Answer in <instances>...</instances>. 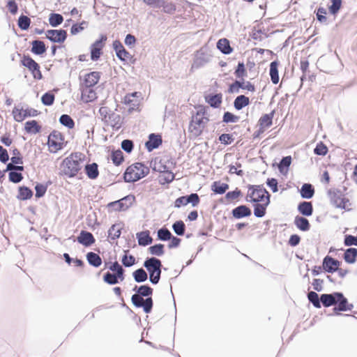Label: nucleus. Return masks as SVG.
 <instances>
[{
    "instance_id": "f8f14e48",
    "label": "nucleus",
    "mask_w": 357,
    "mask_h": 357,
    "mask_svg": "<svg viewBox=\"0 0 357 357\" xmlns=\"http://www.w3.org/2000/svg\"><path fill=\"white\" fill-rule=\"evenodd\" d=\"M46 38L52 43H63L67 38V31L64 29H49L45 32Z\"/></svg>"
},
{
    "instance_id": "423d86ee",
    "label": "nucleus",
    "mask_w": 357,
    "mask_h": 357,
    "mask_svg": "<svg viewBox=\"0 0 357 357\" xmlns=\"http://www.w3.org/2000/svg\"><path fill=\"white\" fill-rule=\"evenodd\" d=\"M209 119L206 116V109L202 108L198 110L190 121V127L194 126V130L200 133L204 128Z\"/></svg>"
},
{
    "instance_id": "e2e57ef3",
    "label": "nucleus",
    "mask_w": 357,
    "mask_h": 357,
    "mask_svg": "<svg viewBox=\"0 0 357 357\" xmlns=\"http://www.w3.org/2000/svg\"><path fill=\"white\" fill-rule=\"evenodd\" d=\"M121 149L128 153H130L134 148V143L131 139H124L121 144Z\"/></svg>"
},
{
    "instance_id": "69168bd1",
    "label": "nucleus",
    "mask_w": 357,
    "mask_h": 357,
    "mask_svg": "<svg viewBox=\"0 0 357 357\" xmlns=\"http://www.w3.org/2000/svg\"><path fill=\"white\" fill-rule=\"evenodd\" d=\"M328 152L327 146L322 142H319L317 144L314 149V154L317 155H325Z\"/></svg>"
},
{
    "instance_id": "c756f323",
    "label": "nucleus",
    "mask_w": 357,
    "mask_h": 357,
    "mask_svg": "<svg viewBox=\"0 0 357 357\" xmlns=\"http://www.w3.org/2000/svg\"><path fill=\"white\" fill-rule=\"evenodd\" d=\"M307 299L313 306L316 308H321V305H323V301L321 300V294L320 296L315 291H311L307 293Z\"/></svg>"
},
{
    "instance_id": "09e8293b",
    "label": "nucleus",
    "mask_w": 357,
    "mask_h": 357,
    "mask_svg": "<svg viewBox=\"0 0 357 357\" xmlns=\"http://www.w3.org/2000/svg\"><path fill=\"white\" fill-rule=\"evenodd\" d=\"M111 160L116 166L120 165L124 160L123 152L120 149L112 151Z\"/></svg>"
},
{
    "instance_id": "20e7f679",
    "label": "nucleus",
    "mask_w": 357,
    "mask_h": 357,
    "mask_svg": "<svg viewBox=\"0 0 357 357\" xmlns=\"http://www.w3.org/2000/svg\"><path fill=\"white\" fill-rule=\"evenodd\" d=\"M81 156V153H75L64 160L65 167L63 172L66 176L73 177L82 169V160Z\"/></svg>"
},
{
    "instance_id": "6e6552de",
    "label": "nucleus",
    "mask_w": 357,
    "mask_h": 357,
    "mask_svg": "<svg viewBox=\"0 0 357 357\" xmlns=\"http://www.w3.org/2000/svg\"><path fill=\"white\" fill-rule=\"evenodd\" d=\"M21 62L24 66L27 68L31 71L34 79H42L43 76L40 70V66L31 56L29 55H24Z\"/></svg>"
},
{
    "instance_id": "7c9ffc66",
    "label": "nucleus",
    "mask_w": 357,
    "mask_h": 357,
    "mask_svg": "<svg viewBox=\"0 0 357 357\" xmlns=\"http://www.w3.org/2000/svg\"><path fill=\"white\" fill-rule=\"evenodd\" d=\"M217 48L224 54H229L233 50L230 46L229 40L227 38L220 39L217 43Z\"/></svg>"
},
{
    "instance_id": "a211bd4d",
    "label": "nucleus",
    "mask_w": 357,
    "mask_h": 357,
    "mask_svg": "<svg viewBox=\"0 0 357 357\" xmlns=\"http://www.w3.org/2000/svg\"><path fill=\"white\" fill-rule=\"evenodd\" d=\"M270 194L266 197V202L265 203H255L254 204V215L257 218H262L265 215L266 212V208L270 204Z\"/></svg>"
},
{
    "instance_id": "9b49d317",
    "label": "nucleus",
    "mask_w": 357,
    "mask_h": 357,
    "mask_svg": "<svg viewBox=\"0 0 357 357\" xmlns=\"http://www.w3.org/2000/svg\"><path fill=\"white\" fill-rule=\"evenodd\" d=\"M106 40L107 36L105 35H101L100 38L91 45V59L92 61L99 59L102 53V49L104 46V43Z\"/></svg>"
},
{
    "instance_id": "473e14b6",
    "label": "nucleus",
    "mask_w": 357,
    "mask_h": 357,
    "mask_svg": "<svg viewBox=\"0 0 357 357\" xmlns=\"http://www.w3.org/2000/svg\"><path fill=\"white\" fill-rule=\"evenodd\" d=\"M88 263L96 268L99 267L102 264L101 257L93 252H89L86 255Z\"/></svg>"
},
{
    "instance_id": "a18cd8bd",
    "label": "nucleus",
    "mask_w": 357,
    "mask_h": 357,
    "mask_svg": "<svg viewBox=\"0 0 357 357\" xmlns=\"http://www.w3.org/2000/svg\"><path fill=\"white\" fill-rule=\"evenodd\" d=\"M164 248L165 246L163 244L158 243L150 246L148 248V250L151 255L160 257L165 253Z\"/></svg>"
},
{
    "instance_id": "e433bc0d",
    "label": "nucleus",
    "mask_w": 357,
    "mask_h": 357,
    "mask_svg": "<svg viewBox=\"0 0 357 357\" xmlns=\"http://www.w3.org/2000/svg\"><path fill=\"white\" fill-rule=\"evenodd\" d=\"M136 291V294H139L142 297H150L153 294V289L148 284L141 285L139 287L135 286L132 289Z\"/></svg>"
},
{
    "instance_id": "3c124183",
    "label": "nucleus",
    "mask_w": 357,
    "mask_h": 357,
    "mask_svg": "<svg viewBox=\"0 0 357 357\" xmlns=\"http://www.w3.org/2000/svg\"><path fill=\"white\" fill-rule=\"evenodd\" d=\"M121 228L119 225H113L108 231V236L112 240H116L120 237Z\"/></svg>"
},
{
    "instance_id": "4c0bfd02",
    "label": "nucleus",
    "mask_w": 357,
    "mask_h": 357,
    "mask_svg": "<svg viewBox=\"0 0 357 357\" xmlns=\"http://www.w3.org/2000/svg\"><path fill=\"white\" fill-rule=\"evenodd\" d=\"M229 189V185L220 181H214L211 185V190L215 194L222 195Z\"/></svg>"
},
{
    "instance_id": "58836bf2",
    "label": "nucleus",
    "mask_w": 357,
    "mask_h": 357,
    "mask_svg": "<svg viewBox=\"0 0 357 357\" xmlns=\"http://www.w3.org/2000/svg\"><path fill=\"white\" fill-rule=\"evenodd\" d=\"M24 129L28 133L36 134L40 131L41 127L36 120H31L26 122Z\"/></svg>"
},
{
    "instance_id": "0e129e2a",
    "label": "nucleus",
    "mask_w": 357,
    "mask_h": 357,
    "mask_svg": "<svg viewBox=\"0 0 357 357\" xmlns=\"http://www.w3.org/2000/svg\"><path fill=\"white\" fill-rule=\"evenodd\" d=\"M9 181L14 183H18L23 179V176L20 172L11 171L8 174Z\"/></svg>"
},
{
    "instance_id": "72a5a7b5",
    "label": "nucleus",
    "mask_w": 357,
    "mask_h": 357,
    "mask_svg": "<svg viewBox=\"0 0 357 357\" xmlns=\"http://www.w3.org/2000/svg\"><path fill=\"white\" fill-rule=\"evenodd\" d=\"M250 104V99L244 95L237 96L234 101V107L237 110H241Z\"/></svg>"
},
{
    "instance_id": "49530a36",
    "label": "nucleus",
    "mask_w": 357,
    "mask_h": 357,
    "mask_svg": "<svg viewBox=\"0 0 357 357\" xmlns=\"http://www.w3.org/2000/svg\"><path fill=\"white\" fill-rule=\"evenodd\" d=\"M63 21V17L59 13H51L49 16V23L52 27H57Z\"/></svg>"
},
{
    "instance_id": "1a4fd4ad",
    "label": "nucleus",
    "mask_w": 357,
    "mask_h": 357,
    "mask_svg": "<svg viewBox=\"0 0 357 357\" xmlns=\"http://www.w3.org/2000/svg\"><path fill=\"white\" fill-rule=\"evenodd\" d=\"M132 303L137 307H142L145 313H150L152 310L153 302L151 297L145 299L137 294L131 297Z\"/></svg>"
},
{
    "instance_id": "bf43d9fd",
    "label": "nucleus",
    "mask_w": 357,
    "mask_h": 357,
    "mask_svg": "<svg viewBox=\"0 0 357 357\" xmlns=\"http://www.w3.org/2000/svg\"><path fill=\"white\" fill-rule=\"evenodd\" d=\"M239 120V116L234 115L229 112H225L222 117V121L224 123H236Z\"/></svg>"
},
{
    "instance_id": "2eb2a0df",
    "label": "nucleus",
    "mask_w": 357,
    "mask_h": 357,
    "mask_svg": "<svg viewBox=\"0 0 357 357\" xmlns=\"http://www.w3.org/2000/svg\"><path fill=\"white\" fill-rule=\"evenodd\" d=\"M113 49L116 52V56L123 61H128L131 58L130 54L124 48L121 41L116 40L112 44Z\"/></svg>"
},
{
    "instance_id": "338daca9",
    "label": "nucleus",
    "mask_w": 357,
    "mask_h": 357,
    "mask_svg": "<svg viewBox=\"0 0 357 357\" xmlns=\"http://www.w3.org/2000/svg\"><path fill=\"white\" fill-rule=\"evenodd\" d=\"M241 194V191L236 188L234 191L227 192L225 195V199L228 201L235 200L238 199Z\"/></svg>"
},
{
    "instance_id": "7ed1b4c3",
    "label": "nucleus",
    "mask_w": 357,
    "mask_h": 357,
    "mask_svg": "<svg viewBox=\"0 0 357 357\" xmlns=\"http://www.w3.org/2000/svg\"><path fill=\"white\" fill-rule=\"evenodd\" d=\"M143 266L149 273L150 282L157 284L161 277L162 267L161 261L155 257H148L144 261Z\"/></svg>"
},
{
    "instance_id": "774afa93",
    "label": "nucleus",
    "mask_w": 357,
    "mask_h": 357,
    "mask_svg": "<svg viewBox=\"0 0 357 357\" xmlns=\"http://www.w3.org/2000/svg\"><path fill=\"white\" fill-rule=\"evenodd\" d=\"M344 243L346 246L356 245L357 246V236L346 235L344 239Z\"/></svg>"
},
{
    "instance_id": "ea45409f",
    "label": "nucleus",
    "mask_w": 357,
    "mask_h": 357,
    "mask_svg": "<svg viewBox=\"0 0 357 357\" xmlns=\"http://www.w3.org/2000/svg\"><path fill=\"white\" fill-rule=\"evenodd\" d=\"M248 191L247 196L245 197V200L247 202H250V199H253L255 198V193H258L260 195L261 192V185H249L248 186Z\"/></svg>"
},
{
    "instance_id": "cd10ccee",
    "label": "nucleus",
    "mask_w": 357,
    "mask_h": 357,
    "mask_svg": "<svg viewBox=\"0 0 357 357\" xmlns=\"http://www.w3.org/2000/svg\"><path fill=\"white\" fill-rule=\"evenodd\" d=\"M274 114L275 111L273 110L271 113L264 114L261 116L259 120V125L261 129L269 128L272 125Z\"/></svg>"
},
{
    "instance_id": "0eeeda50",
    "label": "nucleus",
    "mask_w": 357,
    "mask_h": 357,
    "mask_svg": "<svg viewBox=\"0 0 357 357\" xmlns=\"http://www.w3.org/2000/svg\"><path fill=\"white\" fill-rule=\"evenodd\" d=\"M15 121L22 122L27 117L36 116L38 112L33 108L23 109L20 105L15 106L12 112Z\"/></svg>"
},
{
    "instance_id": "6ab92c4d",
    "label": "nucleus",
    "mask_w": 357,
    "mask_h": 357,
    "mask_svg": "<svg viewBox=\"0 0 357 357\" xmlns=\"http://www.w3.org/2000/svg\"><path fill=\"white\" fill-rule=\"evenodd\" d=\"M231 214L234 218L236 219H241L250 216L252 211L251 209L246 205H240L232 209Z\"/></svg>"
},
{
    "instance_id": "c85d7f7f",
    "label": "nucleus",
    "mask_w": 357,
    "mask_h": 357,
    "mask_svg": "<svg viewBox=\"0 0 357 357\" xmlns=\"http://www.w3.org/2000/svg\"><path fill=\"white\" fill-rule=\"evenodd\" d=\"M278 66V61H273L270 64L269 75L272 82L275 84L279 82Z\"/></svg>"
},
{
    "instance_id": "052dcab7",
    "label": "nucleus",
    "mask_w": 357,
    "mask_h": 357,
    "mask_svg": "<svg viewBox=\"0 0 357 357\" xmlns=\"http://www.w3.org/2000/svg\"><path fill=\"white\" fill-rule=\"evenodd\" d=\"M234 74L237 78L243 79L244 77L247 76V72L243 62H238Z\"/></svg>"
},
{
    "instance_id": "6e6d98bb",
    "label": "nucleus",
    "mask_w": 357,
    "mask_h": 357,
    "mask_svg": "<svg viewBox=\"0 0 357 357\" xmlns=\"http://www.w3.org/2000/svg\"><path fill=\"white\" fill-rule=\"evenodd\" d=\"M54 95L50 91L45 93L41 97L42 103L46 106H50L54 104Z\"/></svg>"
},
{
    "instance_id": "bb28decb",
    "label": "nucleus",
    "mask_w": 357,
    "mask_h": 357,
    "mask_svg": "<svg viewBox=\"0 0 357 357\" xmlns=\"http://www.w3.org/2000/svg\"><path fill=\"white\" fill-rule=\"evenodd\" d=\"M294 224L301 231H307L310 228L308 220L304 217L297 215L294 219Z\"/></svg>"
},
{
    "instance_id": "c03bdc74",
    "label": "nucleus",
    "mask_w": 357,
    "mask_h": 357,
    "mask_svg": "<svg viewBox=\"0 0 357 357\" xmlns=\"http://www.w3.org/2000/svg\"><path fill=\"white\" fill-rule=\"evenodd\" d=\"M172 235L171 231L165 227L159 229L157 231L158 239L162 241H169Z\"/></svg>"
},
{
    "instance_id": "a878e982",
    "label": "nucleus",
    "mask_w": 357,
    "mask_h": 357,
    "mask_svg": "<svg viewBox=\"0 0 357 357\" xmlns=\"http://www.w3.org/2000/svg\"><path fill=\"white\" fill-rule=\"evenodd\" d=\"M301 196L303 199H311L314 195V188L310 183H304L300 190Z\"/></svg>"
},
{
    "instance_id": "f704fd0d",
    "label": "nucleus",
    "mask_w": 357,
    "mask_h": 357,
    "mask_svg": "<svg viewBox=\"0 0 357 357\" xmlns=\"http://www.w3.org/2000/svg\"><path fill=\"white\" fill-rule=\"evenodd\" d=\"M357 257V249L354 248H350L344 251L343 258L344 261L348 264H354L356 261Z\"/></svg>"
},
{
    "instance_id": "2f4dec72",
    "label": "nucleus",
    "mask_w": 357,
    "mask_h": 357,
    "mask_svg": "<svg viewBox=\"0 0 357 357\" xmlns=\"http://www.w3.org/2000/svg\"><path fill=\"white\" fill-rule=\"evenodd\" d=\"M31 52L36 55H41L47 50L44 42L40 40H35L31 43Z\"/></svg>"
},
{
    "instance_id": "dca6fc26",
    "label": "nucleus",
    "mask_w": 357,
    "mask_h": 357,
    "mask_svg": "<svg viewBox=\"0 0 357 357\" xmlns=\"http://www.w3.org/2000/svg\"><path fill=\"white\" fill-rule=\"evenodd\" d=\"M162 139L161 135L158 134L151 133L149 135V139L145 143V146L148 151L151 152L153 150L158 148L162 144Z\"/></svg>"
},
{
    "instance_id": "9d476101",
    "label": "nucleus",
    "mask_w": 357,
    "mask_h": 357,
    "mask_svg": "<svg viewBox=\"0 0 357 357\" xmlns=\"http://www.w3.org/2000/svg\"><path fill=\"white\" fill-rule=\"evenodd\" d=\"M135 199L133 195H128L119 200L109 203L107 206L116 211H124L131 206Z\"/></svg>"
},
{
    "instance_id": "de8ad7c7",
    "label": "nucleus",
    "mask_w": 357,
    "mask_h": 357,
    "mask_svg": "<svg viewBox=\"0 0 357 357\" xmlns=\"http://www.w3.org/2000/svg\"><path fill=\"white\" fill-rule=\"evenodd\" d=\"M82 96L86 102H91L96 98V93L91 88L85 87L82 89Z\"/></svg>"
},
{
    "instance_id": "5701e85b",
    "label": "nucleus",
    "mask_w": 357,
    "mask_h": 357,
    "mask_svg": "<svg viewBox=\"0 0 357 357\" xmlns=\"http://www.w3.org/2000/svg\"><path fill=\"white\" fill-rule=\"evenodd\" d=\"M84 171L90 179H96L99 175L98 165L96 162L86 165Z\"/></svg>"
},
{
    "instance_id": "37998d69",
    "label": "nucleus",
    "mask_w": 357,
    "mask_h": 357,
    "mask_svg": "<svg viewBox=\"0 0 357 357\" xmlns=\"http://www.w3.org/2000/svg\"><path fill=\"white\" fill-rule=\"evenodd\" d=\"M109 269L114 272L115 274H117V277H119L121 281L124 280L125 271L118 261H114L112 263L109 267Z\"/></svg>"
},
{
    "instance_id": "b1692460",
    "label": "nucleus",
    "mask_w": 357,
    "mask_h": 357,
    "mask_svg": "<svg viewBox=\"0 0 357 357\" xmlns=\"http://www.w3.org/2000/svg\"><path fill=\"white\" fill-rule=\"evenodd\" d=\"M222 100V93L209 94L206 97V101L213 108H218Z\"/></svg>"
},
{
    "instance_id": "ddd939ff",
    "label": "nucleus",
    "mask_w": 357,
    "mask_h": 357,
    "mask_svg": "<svg viewBox=\"0 0 357 357\" xmlns=\"http://www.w3.org/2000/svg\"><path fill=\"white\" fill-rule=\"evenodd\" d=\"M341 262L337 259L327 255L323 259L322 268L326 272L333 273L336 272Z\"/></svg>"
},
{
    "instance_id": "c9c22d12",
    "label": "nucleus",
    "mask_w": 357,
    "mask_h": 357,
    "mask_svg": "<svg viewBox=\"0 0 357 357\" xmlns=\"http://www.w3.org/2000/svg\"><path fill=\"white\" fill-rule=\"evenodd\" d=\"M33 196V191L26 186H20L18 188L17 198L20 200L29 199Z\"/></svg>"
},
{
    "instance_id": "f3484780",
    "label": "nucleus",
    "mask_w": 357,
    "mask_h": 357,
    "mask_svg": "<svg viewBox=\"0 0 357 357\" xmlns=\"http://www.w3.org/2000/svg\"><path fill=\"white\" fill-rule=\"evenodd\" d=\"M77 241L82 245L89 247L95 243L96 239L91 232L86 230H82L79 235L77 237Z\"/></svg>"
},
{
    "instance_id": "f257e3e1",
    "label": "nucleus",
    "mask_w": 357,
    "mask_h": 357,
    "mask_svg": "<svg viewBox=\"0 0 357 357\" xmlns=\"http://www.w3.org/2000/svg\"><path fill=\"white\" fill-rule=\"evenodd\" d=\"M321 300L324 307L334 306L333 310L337 314V312L351 311L354 308V305L348 302L347 298L342 292L322 294Z\"/></svg>"
},
{
    "instance_id": "393cba45",
    "label": "nucleus",
    "mask_w": 357,
    "mask_h": 357,
    "mask_svg": "<svg viewBox=\"0 0 357 357\" xmlns=\"http://www.w3.org/2000/svg\"><path fill=\"white\" fill-rule=\"evenodd\" d=\"M298 211L305 216H310L313 213V206L310 202H301L298 206Z\"/></svg>"
},
{
    "instance_id": "4d7b16f0",
    "label": "nucleus",
    "mask_w": 357,
    "mask_h": 357,
    "mask_svg": "<svg viewBox=\"0 0 357 357\" xmlns=\"http://www.w3.org/2000/svg\"><path fill=\"white\" fill-rule=\"evenodd\" d=\"M125 255L122 257L121 262L125 267H130L136 263V260L134 256L127 255L128 250H126Z\"/></svg>"
},
{
    "instance_id": "39448f33",
    "label": "nucleus",
    "mask_w": 357,
    "mask_h": 357,
    "mask_svg": "<svg viewBox=\"0 0 357 357\" xmlns=\"http://www.w3.org/2000/svg\"><path fill=\"white\" fill-rule=\"evenodd\" d=\"M328 196L332 205L335 208L349 211L351 203L348 198L345 197L344 192L340 189L331 188L328 191Z\"/></svg>"
},
{
    "instance_id": "864d4df0",
    "label": "nucleus",
    "mask_w": 357,
    "mask_h": 357,
    "mask_svg": "<svg viewBox=\"0 0 357 357\" xmlns=\"http://www.w3.org/2000/svg\"><path fill=\"white\" fill-rule=\"evenodd\" d=\"M119 277H117V274L107 272L103 276V280L106 283L113 285L119 283Z\"/></svg>"
},
{
    "instance_id": "a19ab883",
    "label": "nucleus",
    "mask_w": 357,
    "mask_h": 357,
    "mask_svg": "<svg viewBox=\"0 0 357 357\" xmlns=\"http://www.w3.org/2000/svg\"><path fill=\"white\" fill-rule=\"evenodd\" d=\"M132 276L136 282L141 283L147 280L148 275L142 268H138L132 273Z\"/></svg>"
},
{
    "instance_id": "4468645a",
    "label": "nucleus",
    "mask_w": 357,
    "mask_h": 357,
    "mask_svg": "<svg viewBox=\"0 0 357 357\" xmlns=\"http://www.w3.org/2000/svg\"><path fill=\"white\" fill-rule=\"evenodd\" d=\"M210 60L211 56L208 54L198 51L195 54L191 69H199L208 63Z\"/></svg>"
},
{
    "instance_id": "5fc2aeb1",
    "label": "nucleus",
    "mask_w": 357,
    "mask_h": 357,
    "mask_svg": "<svg viewBox=\"0 0 357 357\" xmlns=\"http://www.w3.org/2000/svg\"><path fill=\"white\" fill-rule=\"evenodd\" d=\"M31 20L26 15H21L18 19L17 25L22 30H27L29 28Z\"/></svg>"
},
{
    "instance_id": "412c9836",
    "label": "nucleus",
    "mask_w": 357,
    "mask_h": 357,
    "mask_svg": "<svg viewBox=\"0 0 357 357\" xmlns=\"http://www.w3.org/2000/svg\"><path fill=\"white\" fill-rule=\"evenodd\" d=\"M136 237L138 241V244L140 246H147L153 243V238L150 236V231L149 230L143 231L137 233Z\"/></svg>"
},
{
    "instance_id": "f03ea898",
    "label": "nucleus",
    "mask_w": 357,
    "mask_h": 357,
    "mask_svg": "<svg viewBox=\"0 0 357 357\" xmlns=\"http://www.w3.org/2000/svg\"><path fill=\"white\" fill-rule=\"evenodd\" d=\"M149 173V168L142 162H136L127 167L123 174L126 183H134L144 178Z\"/></svg>"
},
{
    "instance_id": "680f3d73",
    "label": "nucleus",
    "mask_w": 357,
    "mask_h": 357,
    "mask_svg": "<svg viewBox=\"0 0 357 357\" xmlns=\"http://www.w3.org/2000/svg\"><path fill=\"white\" fill-rule=\"evenodd\" d=\"M331 5L329 6V12L332 15H335L340 10L342 6V0H331Z\"/></svg>"
},
{
    "instance_id": "603ef678",
    "label": "nucleus",
    "mask_w": 357,
    "mask_h": 357,
    "mask_svg": "<svg viewBox=\"0 0 357 357\" xmlns=\"http://www.w3.org/2000/svg\"><path fill=\"white\" fill-rule=\"evenodd\" d=\"M59 122L61 124L70 129L73 128L75 126L73 119L68 114H62L59 118Z\"/></svg>"
},
{
    "instance_id": "13d9d810",
    "label": "nucleus",
    "mask_w": 357,
    "mask_h": 357,
    "mask_svg": "<svg viewBox=\"0 0 357 357\" xmlns=\"http://www.w3.org/2000/svg\"><path fill=\"white\" fill-rule=\"evenodd\" d=\"M291 157L290 155L283 157L280 163L278 164V169L279 171L282 173L284 169H288L289 167L291 165Z\"/></svg>"
},
{
    "instance_id": "79ce46f5",
    "label": "nucleus",
    "mask_w": 357,
    "mask_h": 357,
    "mask_svg": "<svg viewBox=\"0 0 357 357\" xmlns=\"http://www.w3.org/2000/svg\"><path fill=\"white\" fill-rule=\"evenodd\" d=\"M162 174L160 176V182L162 184L170 183L175 178L174 174L169 170H159Z\"/></svg>"
},
{
    "instance_id": "4be33fe9",
    "label": "nucleus",
    "mask_w": 357,
    "mask_h": 357,
    "mask_svg": "<svg viewBox=\"0 0 357 357\" xmlns=\"http://www.w3.org/2000/svg\"><path fill=\"white\" fill-rule=\"evenodd\" d=\"M108 123L113 128L114 130H119L123 124V119L119 114L112 112L107 120Z\"/></svg>"
},
{
    "instance_id": "8fccbe9b",
    "label": "nucleus",
    "mask_w": 357,
    "mask_h": 357,
    "mask_svg": "<svg viewBox=\"0 0 357 357\" xmlns=\"http://www.w3.org/2000/svg\"><path fill=\"white\" fill-rule=\"evenodd\" d=\"M174 233L178 236H183L185 231V225L182 220H177L172 225Z\"/></svg>"
},
{
    "instance_id": "aec40b11",
    "label": "nucleus",
    "mask_w": 357,
    "mask_h": 357,
    "mask_svg": "<svg viewBox=\"0 0 357 357\" xmlns=\"http://www.w3.org/2000/svg\"><path fill=\"white\" fill-rule=\"evenodd\" d=\"M100 78V72L93 71L86 74L84 79V86L86 88H92L98 82Z\"/></svg>"
}]
</instances>
